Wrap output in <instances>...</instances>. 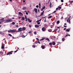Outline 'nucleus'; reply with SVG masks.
<instances>
[{
  "mask_svg": "<svg viewBox=\"0 0 73 73\" xmlns=\"http://www.w3.org/2000/svg\"><path fill=\"white\" fill-rule=\"evenodd\" d=\"M28 35V34H27V35L26 36H24V35H23L22 36V38H25V36H27V35Z\"/></svg>",
  "mask_w": 73,
  "mask_h": 73,
  "instance_id": "20",
  "label": "nucleus"
},
{
  "mask_svg": "<svg viewBox=\"0 0 73 73\" xmlns=\"http://www.w3.org/2000/svg\"><path fill=\"white\" fill-rule=\"evenodd\" d=\"M52 44L53 45H56V42H52Z\"/></svg>",
  "mask_w": 73,
  "mask_h": 73,
  "instance_id": "10",
  "label": "nucleus"
},
{
  "mask_svg": "<svg viewBox=\"0 0 73 73\" xmlns=\"http://www.w3.org/2000/svg\"><path fill=\"white\" fill-rule=\"evenodd\" d=\"M34 33L35 34V35H37V33L36 32V31H35L34 32Z\"/></svg>",
  "mask_w": 73,
  "mask_h": 73,
  "instance_id": "32",
  "label": "nucleus"
},
{
  "mask_svg": "<svg viewBox=\"0 0 73 73\" xmlns=\"http://www.w3.org/2000/svg\"><path fill=\"white\" fill-rule=\"evenodd\" d=\"M32 33V31H31L28 33L29 34H30L31 33Z\"/></svg>",
  "mask_w": 73,
  "mask_h": 73,
  "instance_id": "25",
  "label": "nucleus"
},
{
  "mask_svg": "<svg viewBox=\"0 0 73 73\" xmlns=\"http://www.w3.org/2000/svg\"><path fill=\"white\" fill-rule=\"evenodd\" d=\"M39 7H41V3H39Z\"/></svg>",
  "mask_w": 73,
  "mask_h": 73,
  "instance_id": "37",
  "label": "nucleus"
},
{
  "mask_svg": "<svg viewBox=\"0 0 73 73\" xmlns=\"http://www.w3.org/2000/svg\"><path fill=\"white\" fill-rule=\"evenodd\" d=\"M45 28L44 27L42 28V31H45Z\"/></svg>",
  "mask_w": 73,
  "mask_h": 73,
  "instance_id": "21",
  "label": "nucleus"
},
{
  "mask_svg": "<svg viewBox=\"0 0 73 73\" xmlns=\"http://www.w3.org/2000/svg\"><path fill=\"white\" fill-rule=\"evenodd\" d=\"M18 51V50H16L14 51V53H16Z\"/></svg>",
  "mask_w": 73,
  "mask_h": 73,
  "instance_id": "38",
  "label": "nucleus"
},
{
  "mask_svg": "<svg viewBox=\"0 0 73 73\" xmlns=\"http://www.w3.org/2000/svg\"><path fill=\"white\" fill-rule=\"evenodd\" d=\"M9 35L10 36H11V37H12V35H11V34H9Z\"/></svg>",
  "mask_w": 73,
  "mask_h": 73,
  "instance_id": "34",
  "label": "nucleus"
},
{
  "mask_svg": "<svg viewBox=\"0 0 73 73\" xmlns=\"http://www.w3.org/2000/svg\"><path fill=\"white\" fill-rule=\"evenodd\" d=\"M72 3H73V1H71L70 2V4H72Z\"/></svg>",
  "mask_w": 73,
  "mask_h": 73,
  "instance_id": "40",
  "label": "nucleus"
},
{
  "mask_svg": "<svg viewBox=\"0 0 73 73\" xmlns=\"http://www.w3.org/2000/svg\"><path fill=\"white\" fill-rule=\"evenodd\" d=\"M49 38H46V40H48Z\"/></svg>",
  "mask_w": 73,
  "mask_h": 73,
  "instance_id": "57",
  "label": "nucleus"
},
{
  "mask_svg": "<svg viewBox=\"0 0 73 73\" xmlns=\"http://www.w3.org/2000/svg\"><path fill=\"white\" fill-rule=\"evenodd\" d=\"M50 38L52 39V40H54V38H53L52 37H51Z\"/></svg>",
  "mask_w": 73,
  "mask_h": 73,
  "instance_id": "51",
  "label": "nucleus"
},
{
  "mask_svg": "<svg viewBox=\"0 0 73 73\" xmlns=\"http://www.w3.org/2000/svg\"><path fill=\"white\" fill-rule=\"evenodd\" d=\"M44 23L46 22V18H45L44 20Z\"/></svg>",
  "mask_w": 73,
  "mask_h": 73,
  "instance_id": "28",
  "label": "nucleus"
},
{
  "mask_svg": "<svg viewBox=\"0 0 73 73\" xmlns=\"http://www.w3.org/2000/svg\"><path fill=\"white\" fill-rule=\"evenodd\" d=\"M12 19H15V18H14V17H13V18H12Z\"/></svg>",
  "mask_w": 73,
  "mask_h": 73,
  "instance_id": "61",
  "label": "nucleus"
},
{
  "mask_svg": "<svg viewBox=\"0 0 73 73\" xmlns=\"http://www.w3.org/2000/svg\"><path fill=\"white\" fill-rule=\"evenodd\" d=\"M40 24V22H38L37 23V24H38V25H39V24Z\"/></svg>",
  "mask_w": 73,
  "mask_h": 73,
  "instance_id": "45",
  "label": "nucleus"
},
{
  "mask_svg": "<svg viewBox=\"0 0 73 73\" xmlns=\"http://www.w3.org/2000/svg\"><path fill=\"white\" fill-rule=\"evenodd\" d=\"M57 30H58V29H56L55 30V32H56V31H57Z\"/></svg>",
  "mask_w": 73,
  "mask_h": 73,
  "instance_id": "52",
  "label": "nucleus"
},
{
  "mask_svg": "<svg viewBox=\"0 0 73 73\" xmlns=\"http://www.w3.org/2000/svg\"><path fill=\"white\" fill-rule=\"evenodd\" d=\"M48 32H51L52 30V29H49L48 30Z\"/></svg>",
  "mask_w": 73,
  "mask_h": 73,
  "instance_id": "18",
  "label": "nucleus"
},
{
  "mask_svg": "<svg viewBox=\"0 0 73 73\" xmlns=\"http://www.w3.org/2000/svg\"><path fill=\"white\" fill-rule=\"evenodd\" d=\"M18 18H19V19H21V17H18Z\"/></svg>",
  "mask_w": 73,
  "mask_h": 73,
  "instance_id": "64",
  "label": "nucleus"
},
{
  "mask_svg": "<svg viewBox=\"0 0 73 73\" xmlns=\"http://www.w3.org/2000/svg\"><path fill=\"white\" fill-rule=\"evenodd\" d=\"M42 19L43 18H46V17H42Z\"/></svg>",
  "mask_w": 73,
  "mask_h": 73,
  "instance_id": "56",
  "label": "nucleus"
},
{
  "mask_svg": "<svg viewBox=\"0 0 73 73\" xmlns=\"http://www.w3.org/2000/svg\"><path fill=\"white\" fill-rule=\"evenodd\" d=\"M53 17L52 16H50L48 17V19H50V18H51V17Z\"/></svg>",
  "mask_w": 73,
  "mask_h": 73,
  "instance_id": "16",
  "label": "nucleus"
},
{
  "mask_svg": "<svg viewBox=\"0 0 73 73\" xmlns=\"http://www.w3.org/2000/svg\"><path fill=\"white\" fill-rule=\"evenodd\" d=\"M62 41H65V38H63L62 39Z\"/></svg>",
  "mask_w": 73,
  "mask_h": 73,
  "instance_id": "31",
  "label": "nucleus"
},
{
  "mask_svg": "<svg viewBox=\"0 0 73 73\" xmlns=\"http://www.w3.org/2000/svg\"><path fill=\"white\" fill-rule=\"evenodd\" d=\"M12 21V19H7L4 21L5 23H11Z\"/></svg>",
  "mask_w": 73,
  "mask_h": 73,
  "instance_id": "1",
  "label": "nucleus"
},
{
  "mask_svg": "<svg viewBox=\"0 0 73 73\" xmlns=\"http://www.w3.org/2000/svg\"><path fill=\"white\" fill-rule=\"evenodd\" d=\"M49 45L50 46L52 45V43H51V42L49 43Z\"/></svg>",
  "mask_w": 73,
  "mask_h": 73,
  "instance_id": "33",
  "label": "nucleus"
},
{
  "mask_svg": "<svg viewBox=\"0 0 73 73\" xmlns=\"http://www.w3.org/2000/svg\"><path fill=\"white\" fill-rule=\"evenodd\" d=\"M41 20H42L41 19H40L39 20V21H41Z\"/></svg>",
  "mask_w": 73,
  "mask_h": 73,
  "instance_id": "63",
  "label": "nucleus"
},
{
  "mask_svg": "<svg viewBox=\"0 0 73 73\" xmlns=\"http://www.w3.org/2000/svg\"><path fill=\"white\" fill-rule=\"evenodd\" d=\"M26 7H23L22 9L23 10H26Z\"/></svg>",
  "mask_w": 73,
  "mask_h": 73,
  "instance_id": "11",
  "label": "nucleus"
},
{
  "mask_svg": "<svg viewBox=\"0 0 73 73\" xmlns=\"http://www.w3.org/2000/svg\"><path fill=\"white\" fill-rule=\"evenodd\" d=\"M19 31V30L18 31H17L15 29H13V30H8V32H9V33H15V32H17Z\"/></svg>",
  "mask_w": 73,
  "mask_h": 73,
  "instance_id": "2",
  "label": "nucleus"
},
{
  "mask_svg": "<svg viewBox=\"0 0 73 73\" xmlns=\"http://www.w3.org/2000/svg\"><path fill=\"white\" fill-rule=\"evenodd\" d=\"M58 8H56V10H58Z\"/></svg>",
  "mask_w": 73,
  "mask_h": 73,
  "instance_id": "58",
  "label": "nucleus"
},
{
  "mask_svg": "<svg viewBox=\"0 0 73 73\" xmlns=\"http://www.w3.org/2000/svg\"><path fill=\"white\" fill-rule=\"evenodd\" d=\"M39 20H38V21H36V23H39Z\"/></svg>",
  "mask_w": 73,
  "mask_h": 73,
  "instance_id": "44",
  "label": "nucleus"
},
{
  "mask_svg": "<svg viewBox=\"0 0 73 73\" xmlns=\"http://www.w3.org/2000/svg\"><path fill=\"white\" fill-rule=\"evenodd\" d=\"M38 7H39V6L38 5H37L36 6V8H38Z\"/></svg>",
  "mask_w": 73,
  "mask_h": 73,
  "instance_id": "41",
  "label": "nucleus"
},
{
  "mask_svg": "<svg viewBox=\"0 0 73 73\" xmlns=\"http://www.w3.org/2000/svg\"><path fill=\"white\" fill-rule=\"evenodd\" d=\"M25 19H26V21H28V19H27V17H26V16H25Z\"/></svg>",
  "mask_w": 73,
  "mask_h": 73,
  "instance_id": "23",
  "label": "nucleus"
},
{
  "mask_svg": "<svg viewBox=\"0 0 73 73\" xmlns=\"http://www.w3.org/2000/svg\"><path fill=\"white\" fill-rule=\"evenodd\" d=\"M26 15H28V12H26Z\"/></svg>",
  "mask_w": 73,
  "mask_h": 73,
  "instance_id": "42",
  "label": "nucleus"
},
{
  "mask_svg": "<svg viewBox=\"0 0 73 73\" xmlns=\"http://www.w3.org/2000/svg\"><path fill=\"white\" fill-rule=\"evenodd\" d=\"M22 20H23V21L25 20V18H24V17H22Z\"/></svg>",
  "mask_w": 73,
  "mask_h": 73,
  "instance_id": "26",
  "label": "nucleus"
},
{
  "mask_svg": "<svg viewBox=\"0 0 73 73\" xmlns=\"http://www.w3.org/2000/svg\"><path fill=\"white\" fill-rule=\"evenodd\" d=\"M4 18H3L0 19V20L1 21V22H4V21H5L4 20Z\"/></svg>",
  "mask_w": 73,
  "mask_h": 73,
  "instance_id": "12",
  "label": "nucleus"
},
{
  "mask_svg": "<svg viewBox=\"0 0 73 73\" xmlns=\"http://www.w3.org/2000/svg\"><path fill=\"white\" fill-rule=\"evenodd\" d=\"M50 15H51V14H49L48 15V16H50Z\"/></svg>",
  "mask_w": 73,
  "mask_h": 73,
  "instance_id": "62",
  "label": "nucleus"
},
{
  "mask_svg": "<svg viewBox=\"0 0 73 73\" xmlns=\"http://www.w3.org/2000/svg\"><path fill=\"white\" fill-rule=\"evenodd\" d=\"M23 3H25V1L23 0Z\"/></svg>",
  "mask_w": 73,
  "mask_h": 73,
  "instance_id": "53",
  "label": "nucleus"
},
{
  "mask_svg": "<svg viewBox=\"0 0 73 73\" xmlns=\"http://www.w3.org/2000/svg\"><path fill=\"white\" fill-rule=\"evenodd\" d=\"M45 6L43 7H42V8L41 9L40 11H42L44 9H45Z\"/></svg>",
  "mask_w": 73,
  "mask_h": 73,
  "instance_id": "6",
  "label": "nucleus"
},
{
  "mask_svg": "<svg viewBox=\"0 0 73 73\" xmlns=\"http://www.w3.org/2000/svg\"><path fill=\"white\" fill-rule=\"evenodd\" d=\"M41 47L42 49H45V46H44V45H42V46H41Z\"/></svg>",
  "mask_w": 73,
  "mask_h": 73,
  "instance_id": "14",
  "label": "nucleus"
},
{
  "mask_svg": "<svg viewBox=\"0 0 73 73\" xmlns=\"http://www.w3.org/2000/svg\"><path fill=\"white\" fill-rule=\"evenodd\" d=\"M57 12V11H54L53 13H54L55 12Z\"/></svg>",
  "mask_w": 73,
  "mask_h": 73,
  "instance_id": "35",
  "label": "nucleus"
},
{
  "mask_svg": "<svg viewBox=\"0 0 73 73\" xmlns=\"http://www.w3.org/2000/svg\"><path fill=\"white\" fill-rule=\"evenodd\" d=\"M68 36V34L67 35H66L65 36V37H67Z\"/></svg>",
  "mask_w": 73,
  "mask_h": 73,
  "instance_id": "47",
  "label": "nucleus"
},
{
  "mask_svg": "<svg viewBox=\"0 0 73 73\" xmlns=\"http://www.w3.org/2000/svg\"><path fill=\"white\" fill-rule=\"evenodd\" d=\"M32 47L34 48H36V46L35 45H33L32 46Z\"/></svg>",
  "mask_w": 73,
  "mask_h": 73,
  "instance_id": "30",
  "label": "nucleus"
},
{
  "mask_svg": "<svg viewBox=\"0 0 73 73\" xmlns=\"http://www.w3.org/2000/svg\"><path fill=\"white\" fill-rule=\"evenodd\" d=\"M58 44H60V42H57Z\"/></svg>",
  "mask_w": 73,
  "mask_h": 73,
  "instance_id": "55",
  "label": "nucleus"
},
{
  "mask_svg": "<svg viewBox=\"0 0 73 73\" xmlns=\"http://www.w3.org/2000/svg\"><path fill=\"white\" fill-rule=\"evenodd\" d=\"M1 48L2 49H4V44L2 45Z\"/></svg>",
  "mask_w": 73,
  "mask_h": 73,
  "instance_id": "17",
  "label": "nucleus"
},
{
  "mask_svg": "<svg viewBox=\"0 0 73 73\" xmlns=\"http://www.w3.org/2000/svg\"><path fill=\"white\" fill-rule=\"evenodd\" d=\"M35 28H39V26L38 25H35Z\"/></svg>",
  "mask_w": 73,
  "mask_h": 73,
  "instance_id": "8",
  "label": "nucleus"
},
{
  "mask_svg": "<svg viewBox=\"0 0 73 73\" xmlns=\"http://www.w3.org/2000/svg\"><path fill=\"white\" fill-rule=\"evenodd\" d=\"M44 40V38H43V39H40V41H42V40Z\"/></svg>",
  "mask_w": 73,
  "mask_h": 73,
  "instance_id": "43",
  "label": "nucleus"
},
{
  "mask_svg": "<svg viewBox=\"0 0 73 73\" xmlns=\"http://www.w3.org/2000/svg\"><path fill=\"white\" fill-rule=\"evenodd\" d=\"M60 27H57V28H58V29H59V28H60Z\"/></svg>",
  "mask_w": 73,
  "mask_h": 73,
  "instance_id": "60",
  "label": "nucleus"
},
{
  "mask_svg": "<svg viewBox=\"0 0 73 73\" xmlns=\"http://www.w3.org/2000/svg\"><path fill=\"white\" fill-rule=\"evenodd\" d=\"M61 2H62V3H63V2H64L63 0H61Z\"/></svg>",
  "mask_w": 73,
  "mask_h": 73,
  "instance_id": "48",
  "label": "nucleus"
},
{
  "mask_svg": "<svg viewBox=\"0 0 73 73\" xmlns=\"http://www.w3.org/2000/svg\"><path fill=\"white\" fill-rule=\"evenodd\" d=\"M58 8H59V9H61L62 8L61 7L58 6Z\"/></svg>",
  "mask_w": 73,
  "mask_h": 73,
  "instance_id": "39",
  "label": "nucleus"
},
{
  "mask_svg": "<svg viewBox=\"0 0 73 73\" xmlns=\"http://www.w3.org/2000/svg\"><path fill=\"white\" fill-rule=\"evenodd\" d=\"M52 3L50 2V8H51V7H52Z\"/></svg>",
  "mask_w": 73,
  "mask_h": 73,
  "instance_id": "22",
  "label": "nucleus"
},
{
  "mask_svg": "<svg viewBox=\"0 0 73 73\" xmlns=\"http://www.w3.org/2000/svg\"><path fill=\"white\" fill-rule=\"evenodd\" d=\"M64 27H67V26H65V25H64Z\"/></svg>",
  "mask_w": 73,
  "mask_h": 73,
  "instance_id": "59",
  "label": "nucleus"
},
{
  "mask_svg": "<svg viewBox=\"0 0 73 73\" xmlns=\"http://www.w3.org/2000/svg\"><path fill=\"white\" fill-rule=\"evenodd\" d=\"M36 40H37L38 41V40H39L38 38H36Z\"/></svg>",
  "mask_w": 73,
  "mask_h": 73,
  "instance_id": "54",
  "label": "nucleus"
},
{
  "mask_svg": "<svg viewBox=\"0 0 73 73\" xmlns=\"http://www.w3.org/2000/svg\"><path fill=\"white\" fill-rule=\"evenodd\" d=\"M70 29H67L66 30V31H67L68 32H69L70 31Z\"/></svg>",
  "mask_w": 73,
  "mask_h": 73,
  "instance_id": "13",
  "label": "nucleus"
},
{
  "mask_svg": "<svg viewBox=\"0 0 73 73\" xmlns=\"http://www.w3.org/2000/svg\"><path fill=\"white\" fill-rule=\"evenodd\" d=\"M60 23V21H58L56 22V24H58Z\"/></svg>",
  "mask_w": 73,
  "mask_h": 73,
  "instance_id": "24",
  "label": "nucleus"
},
{
  "mask_svg": "<svg viewBox=\"0 0 73 73\" xmlns=\"http://www.w3.org/2000/svg\"><path fill=\"white\" fill-rule=\"evenodd\" d=\"M34 11H35L36 13H37V9L36 8H35L34 9Z\"/></svg>",
  "mask_w": 73,
  "mask_h": 73,
  "instance_id": "9",
  "label": "nucleus"
},
{
  "mask_svg": "<svg viewBox=\"0 0 73 73\" xmlns=\"http://www.w3.org/2000/svg\"><path fill=\"white\" fill-rule=\"evenodd\" d=\"M44 11H43L41 13V16H42L43 15H44Z\"/></svg>",
  "mask_w": 73,
  "mask_h": 73,
  "instance_id": "15",
  "label": "nucleus"
},
{
  "mask_svg": "<svg viewBox=\"0 0 73 73\" xmlns=\"http://www.w3.org/2000/svg\"><path fill=\"white\" fill-rule=\"evenodd\" d=\"M0 34L1 35H3V33L2 31H0Z\"/></svg>",
  "mask_w": 73,
  "mask_h": 73,
  "instance_id": "29",
  "label": "nucleus"
},
{
  "mask_svg": "<svg viewBox=\"0 0 73 73\" xmlns=\"http://www.w3.org/2000/svg\"><path fill=\"white\" fill-rule=\"evenodd\" d=\"M39 41H38V40L37 41H36V42H35L36 43H38V42Z\"/></svg>",
  "mask_w": 73,
  "mask_h": 73,
  "instance_id": "50",
  "label": "nucleus"
},
{
  "mask_svg": "<svg viewBox=\"0 0 73 73\" xmlns=\"http://www.w3.org/2000/svg\"><path fill=\"white\" fill-rule=\"evenodd\" d=\"M28 21H29V23H32V20H31L29 18H28Z\"/></svg>",
  "mask_w": 73,
  "mask_h": 73,
  "instance_id": "7",
  "label": "nucleus"
},
{
  "mask_svg": "<svg viewBox=\"0 0 73 73\" xmlns=\"http://www.w3.org/2000/svg\"><path fill=\"white\" fill-rule=\"evenodd\" d=\"M19 15H21V14H22V13H21L20 12H19Z\"/></svg>",
  "mask_w": 73,
  "mask_h": 73,
  "instance_id": "36",
  "label": "nucleus"
},
{
  "mask_svg": "<svg viewBox=\"0 0 73 73\" xmlns=\"http://www.w3.org/2000/svg\"><path fill=\"white\" fill-rule=\"evenodd\" d=\"M18 31L19 32H21V31H23L22 28H21V27L19 28L18 29Z\"/></svg>",
  "mask_w": 73,
  "mask_h": 73,
  "instance_id": "5",
  "label": "nucleus"
},
{
  "mask_svg": "<svg viewBox=\"0 0 73 73\" xmlns=\"http://www.w3.org/2000/svg\"><path fill=\"white\" fill-rule=\"evenodd\" d=\"M71 17V16H70L69 18L67 20V22H68L69 24H70V18Z\"/></svg>",
  "mask_w": 73,
  "mask_h": 73,
  "instance_id": "3",
  "label": "nucleus"
},
{
  "mask_svg": "<svg viewBox=\"0 0 73 73\" xmlns=\"http://www.w3.org/2000/svg\"><path fill=\"white\" fill-rule=\"evenodd\" d=\"M26 29V28L25 27H23L22 28V31H25Z\"/></svg>",
  "mask_w": 73,
  "mask_h": 73,
  "instance_id": "19",
  "label": "nucleus"
},
{
  "mask_svg": "<svg viewBox=\"0 0 73 73\" xmlns=\"http://www.w3.org/2000/svg\"><path fill=\"white\" fill-rule=\"evenodd\" d=\"M16 27L18 28V27H19V26L18 25H16Z\"/></svg>",
  "mask_w": 73,
  "mask_h": 73,
  "instance_id": "49",
  "label": "nucleus"
},
{
  "mask_svg": "<svg viewBox=\"0 0 73 73\" xmlns=\"http://www.w3.org/2000/svg\"><path fill=\"white\" fill-rule=\"evenodd\" d=\"M12 52H13V51H11L10 52L7 54V55H9V54H12Z\"/></svg>",
  "mask_w": 73,
  "mask_h": 73,
  "instance_id": "4",
  "label": "nucleus"
},
{
  "mask_svg": "<svg viewBox=\"0 0 73 73\" xmlns=\"http://www.w3.org/2000/svg\"><path fill=\"white\" fill-rule=\"evenodd\" d=\"M11 24H12V25H15V23L14 22H13Z\"/></svg>",
  "mask_w": 73,
  "mask_h": 73,
  "instance_id": "27",
  "label": "nucleus"
},
{
  "mask_svg": "<svg viewBox=\"0 0 73 73\" xmlns=\"http://www.w3.org/2000/svg\"><path fill=\"white\" fill-rule=\"evenodd\" d=\"M29 28H31V27H32V26H31V25H29Z\"/></svg>",
  "mask_w": 73,
  "mask_h": 73,
  "instance_id": "46",
  "label": "nucleus"
}]
</instances>
